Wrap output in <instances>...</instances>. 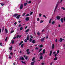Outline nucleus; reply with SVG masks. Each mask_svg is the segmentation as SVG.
Wrapping results in <instances>:
<instances>
[{"label": "nucleus", "mask_w": 65, "mask_h": 65, "mask_svg": "<svg viewBox=\"0 0 65 65\" xmlns=\"http://www.w3.org/2000/svg\"><path fill=\"white\" fill-rule=\"evenodd\" d=\"M21 47H23L24 46V44H21Z\"/></svg>", "instance_id": "nucleus-30"}, {"label": "nucleus", "mask_w": 65, "mask_h": 65, "mask_svg": "<svg viewBox=\"0 0 65 65\" xmlns=\"http://www.w3.org/2000/svg\"><path fill=\"white\" fill-rule=\"evenodd\" d=\"M22 63H23V64H25L26 63V62L25 61H21Z\"/></svg>", "instance_id": "nucleus-26"}, {"label": "nucleus", "mask_w": 65, "mask_h": 65, "mask_svg": "<svg viewBox=\"0 0 65 65\" xmlns=\"http://www.w3.org/2000/svg\"><path fill=\"white\" fill-rule=\"evenodd\" d=\"M62 1H63V0H61L60 2V3H61L62 2Z\"/></svg>", "instance_id": "nucleus-64"}, {"label": "nucleus", "mask_w": 65, "mask_h": 65, "mask_svg": "<svg viewBox=\"0 0 65 65\" xmlns=\"http://www.w3.org/2000/svg\"><path fill=\"white\" fill-rule=\"evenodd\" d=\"M17 24V22H15L14 24V25H15Z\"/></svg>", "instance_id": "nucleus-53"}, {"label": "nucleus", "mask_w": 65, "mask_h": 65, "mask_svg": "<svg viewBox=\"0 0 65 65\" xmlns=\"http://www.w3.org/2000/svg\"><path fill=\"white\" fill-rule=\"evenodd\" d=\"M61 9H63V10H65V8L64 7H62L61 8Z\"/></svg>", "instance_id": "nucleus-22"}, {"label": "nucleus", "mask_w": 65, "mask_h": 65, "mask_svg": "<svg viewBox=\"0 0 65 65\" xmlns=\"http://www.w3.org/2000/svg\"><path fill=\"white\" fill-rule=\"evenodd\" d=\"M17 38H19V35H18L16 37Z\"/></svg>", "instance_id": "nucleus-54"}, {"label": "nucleus", "mask_w": 65, "mask_h": 65, "mask_svg": "<svg viewBox=\"0 0 65 65\" xmlns=\"http://www.w3.org/2000/svg\"><path fill=\"white\" fill-rule=\"evenodd\" d=\"M31 3V1H29L28 3Z\"/></svg>", "instance_id": "nucleus-38"}, {"label": "nucleus", "mask_w": 65, "mask_h": 65, "mask_svg": "<svg viewBox=\"0 0 65 65\" xmlns=\"http://www.w3.org/2000/svg\"><path fill=\"white\" fill-rule=\"evenodd\" d=\"M58 53H59V50H58L57 51V54H58Z\"/></svg>", "instance_id": "nucleus-42"}, {"label": "nucleus", "mask_w": 65, "mask_h": 65, "mask_svg": "<svg viewBox=\"0 0 65 65\" xmlns=\"http://www.w3.org/2000/svg\"><path fill=\"white\" fill-rule=\"evenodd\" d=\"M29 49H28L26 50V52H27V54L28 55H29V54H30V52H29Z\"/></svg>", "instance_id": "nucleus-6"}, {"label": "nucleus", "mask_w": 65, "mask_h": 65, "mask_svg": "<svg viewBox=\"0 0 65 65\" xmlns=\"http://www.w3.org/2000/svg\"><path fill=\"white\" fill-rule=\"evenodd\" d=\"M35 48L36 49V50H38V47H36Z\"/></svg>", "instance_id": "nucleus-58"}, {"label": "nucleus", "mask_w": 65, "mask_h": 65, "mask_svg": "<svg viewBox=\"0 0 65 65\" xmlns=\"http://www.w3.org/2000/svg\"><path fill=\"white\" fill-rule=\"evenodd\" d=\"M25 14H26V13H24L22 15L23 17L24 16H25Z\"/></svg>", "instance_id": "nucleus-40"}, {"label": "nucleus", "mask_w": 65, "mask_h": 65, "mask_svg": "<svg viewBox=\"0 0 65 65\" xmlns=\"http://www.w3.org/2000/svg\"><path fill=\"white\" fill-rule=\"evenodd\" d=\"M22 25H21V24H20L19 25V27H21V26Z\"/></svg>", "instance_id": "nucleus-61"}, {"label": "nucleus", "mask_w": 65, "mask_h": 65, "mask_svg": "<svg viewBox=\"0 0 65 65\" xmlns=\"http://www.w3.org/2000/svg\"><path fill=\"white\" fill-rule=\"evenodd\" d=\"M60 21L62 23H63V18H62L61 19Z\"/></svg>", "instance_id": "nucleus-15"}, {"label": "nucleus", "mask_w": 65, "mask_h": 65, "mask_svg": "<svg viewBox=\"0 0 65 65\" xmlns=\"http://www.w3.org/2000/svg\"><path fill=\"white\" fill-rule=\"evenodd\" d=\"M0 4H1L2 6H3V5H4V4H3V3H1Z\"/></svg>", "instance_id": "nucleus-37"}, {"label": "nucleus", "mask_w": 65, "mask_h": 65, "mask_svg": "<svg viewBox=\"0 0 65 65\" xmlns=\"http://www.w3.org/2000/svg\"><path fill=\"white\" fill-rule=\"evenodd\" d=\"M57 54H56L55 55V57H56V56H57Z\"/></svg>", "instance_id": "nucleus-52"}, {"label": "nucleus", "mask_w": 65, "mask_h": 65, "mask_svg": "<svg viewBox=\"0 0 65 65\" xmlns=\"http://www.w3.org/2000/svg\"><path fill=\"white\" fill-rule=\"evenodd\" d=\"M13 32H14V30H12V31H11V32H10V33H13Z\"/></svg>", "instance_id": "nucleus-45"}, {"label": "nucleus", "mask_w": 65, "mask_h": 65, "mask_svg": "<svg viewBox=\"0 0 65 65\" xmlns=\"http://www.w3.org/2000/svg\"><path fill=\"white\" fill-rule=\"evenodd\" d=\"M23 27H21L20 29V30H23Z\"/></svg>", "instance_id": "nucleus-46"}, {"label": "nucleus", "mask_w": 65, "mask_h": 65, "mask_svg": "<svg viewBox=\"0 0 65 65\" xmlns=\"http://www.w3.org/2000/svg\"><path fill=\"white\" fill-rule=\"evenodd\" d=\"M22 44V43L21 42H20L19 44V45H20Z\"/></svg>", "instance_id": "nucleus-55"}, {"label": "nucleus", "mask_w": 65, "mask_h": 65, "mask_svg": "<svg viewBox=\"0 0 65 65\" xmlns=\"http://www.w3.org/2000/svg\"><path fill=\"white\" fill-rule=\"evenodd\" d=\"M34 62H31V65H34Z\"/></svg>", "instance_id": "nucleus-24"}, {"label": "nucleus", "mask_w": 65, "mask_h": 65, "mask_svg": "<svg viewBox=\"0 0 65 65\" xmlns=\"http://www.w3.org/2000/svg\"><path fill=\"white\" fill-rule=\"evenodd\" d=\"M32 39H30L29 40V41H30V42H31V41H32Z\"/></svg>", "instance_id": "nucleus-47"}, {"label": "nucleus", "mask_w": 65, "mask_h": 65, "mask_svg": "<svg viewBox=\"0 0 65 65\" xmlns=\"http://www.w3.org/2000/svg\"><path fill=\"white\" fill-rule=\"evenodd\" d=\"M29 14H28L26 15V17H28V16H29Z\"/></svg>", "instance_id": "nucleus-56"}, {"label": "nucleus", "mask_w": 65, "mask_h": 65, "mask_svg": "<svg viewBox=\"0 0 65 65\" xmlns=\"http://www.w3.org/2000/svg\"><path fill=\"white\" fill-rule=\"evenodd\" d=\"M37 21H39V19L38 18H37Z\"/></svg>", "instance_id": "nucleus-41"}, {"label": "nucleus", "mask_w": 65, "mask_h": 65, "mask_svg": "<svg viewBox=\"0 0 65 65\" xmlns=\"http://www.w3.org/2000/svg\"><path fill=\"white\" fill-rule=\"evenodd\" d=\"M11 42L12 44H13V43H14V41H12V40Z\"/></svg>", "instance_id": "nucleus-34"}, {"label": "nucleus", "mask_w": 65, "mask_h": 65, "mask_svg": "<svg viewBox=\"0 0 65 65\" xmlns=\"http://www.w3.org/2000/svg\"><path fill=\"white\" fill-rule=\"evenodd\" d=\"M44 64V63H42V65H43Z\"/></svg>", "instance_id": "nucleus-63"}, {"label": "nucleus", "mask_w": 65, "mask_h": 65, "mask_svg": "<svg viewBox=\"0 0 65 65\" xmlns=\"http://www.w3.org/2000/svg\"><path fill=\"white\" fill-rule=\"evenodd\" d=\"M4 28L3 27L2 29V31L3 32V30H4Z\"/></svg>", "instance_id": "nucleus-49"}, {"label": "nucleus", "mask_w": 65, "mask_h": 65, "mask_svg": "<svg viewBox=\"0 0 65 65\" xmlns=\"http://www.w3.org/2000/svg\"><path fill=\"white\" fill-rule=\"evenodd\" d=\"M41 14L40 13L39 14V17H41Z\"/></svg>", "instance_id": "nucleus-36"}, {"label": "nucleus", "mask_w": 65, "mask_h": 65, "mask_svg": "<svg viewBox=\"0 0 65 65\" xmlns=\"http://www.w3.org/2000/svg\"><path fill=\"white\" fill-rule=\"evenodd\" d=\"M43 17L45 18V19H46V16H45V15H43Z\"/></svg>", "instance_id": "nucleus-39"}, {"label": "nucleus", "mask_w": 65, "mask_h": 65, "mask_svg": "<svg viewBox=\"0 0 65 65\" xmlns=\"http://www.w3.org/2000/svg\"><path fill=\"white\" fill-rule=\"evenodd\" d=\"M7 37H6V38L5 39V41H7Z\"/></svg>", "instance_id": "nucleus-43"}, {"label": "nucleus", "mask_w": 65, "mask_h": 65, "mask_svg": "<svg viewBox=\"0 0 65 65\" xmlns=\"http://www.w3.org/2000/svg\"><path fill=\"white\" fill-rule=\"evenodd\" d=\"M56 53V52H54L53 53V54H55V53Z\"/></svg>", "instance_id": "nucleus-60"}, {"label": "nucleus", "mask_w": 65, "mask_h": 65, "mask_svg": "<svg viewBox=\"0 0 65 65\" xmlns=\"http://www.w3.org/2000/svg\"><path fill=\"white\" fill-rule=\"evenodd\" d=\"M59 2H57L56 4V6L55 7L54 10V12H56V9H57V8H58V5H59Z\"/></svg>", "instance_id": "nucleus-1"}, {"label": "nucleus", "mask_w": 65, "mask_h": 65, "mask_svg": "<svg viewBox=\"0 0 65 65\" xmlns=\"http://www.w3.org/2000/svg\"><path fill=\"white\" fill-rule=\"evenodd\" d=\"M19 60H22V61H23V60H24V58L22 57H21L20 58Z\"/></svg>", "instance_id": "nucleus-4"}, {"label": "nucleus", "mask_w": 65, "mask_h": 65, "mask_svg": "<svg viewBox=\"0 0 65 65\" xmlns=\"http://www.w3.org/2000/svg\"><path fill=\"white\" fill-rule=\"evenodd\" d=\"M30 30V29H27L25 31V32H28Z\"/></svg>", "instance_id": "nucleus-21"}, {"label": "nucleus", "mask_w": 65, "mask_h": 65, "mask_svg": "<svg viewBox=\"0 0 65 65\" xmlns=\"http://www.w3.org/2000/svg\"><path fill=\"white\" fill-rule=\"evenodd\" d=\"M63 41V39L62 38H60V40L59 41L60 42H62V41Z\"/></svg>", "instance_id": "nucleus-9"}, {"label": "nucleus", "mask_w": 65, "mask_h": 65, "mask_svg": "<svg viewBox=\"0 0 65 65\" xmlns=\"http://www.w3.org/2000/svg\"><path fill=\"white\" fill-rule=\"evenodd\" d=\"M27 3H25L24 4V6H26L27 5Z\"/></svg>", "instance_id": "nucleus-29"}, {"label": "nucleus", "mask_w": 65, "mask_h": 65, "mask_svg": "<svg viewBox=\"0 0 65 65\" xmlns=\"http://www.w3.org/2000/svg\"><path fill=\"white\" fill-rule=\"evenodd\" d=\"M52 51L51 50L50 52V56H51V55H52Z\"/></svg>", "instance_id": "nucleus-10"}, {"label": "nucleus", "mask_w": 65, "mask_h": 65, "mask_svg": "<svg viewBox=\"0 0 65 65\" xmlns=\"http://www.w3.org/2000/svg\"><path fill=\"white\" fill-rule=\"evenodd\" d=\"M26 39L27 40H29V35H27V36L26 38Z\"/></svg>", "instance_id": "nucleus-13"}, {"label": "nucleus", "mask_w": 65, "mask_h": 65, "mask_svg": "<svg viewBox=\"0 0 65 65\" xmlns=\"http://www.w3.org/2000/svg\"><path fill=\"white\" fill-rule=\"evenodd\" d=\"M43 55V53H40L39 54L40 56H42Z\"/></svg>", "instance_id": "nucleus-27"}, {"label": "nucleus", "mask_w": 65, "mask_h": 65, "mask_svg": "<svg viewBox=\"0 0 65 65\" xmlns=\"http://www.w3.org/2000/svg\"><path fill=\"white\" fill-rule=\"evenodd\" d=\"M27 40L26 39H25L24 40V41L25 42H27Z\"/></svg>", "instance_id": "nucleus-25"}, {"label": "nucleus", "mask_w": 65, "mask_h": 65, "mask_svg": "<svg viewBox=\"0 0 65 65\" xmlns=\"http://www.w3.org/2000/svg\"><path fill=\"white\" fill-rule=\"evenodd\" d=\"M55 24V22L53 21L52 23V24Z\"/></svg>", "instance_id": "nucleus-44"}, {"label": "nucleus", "mask_w": 65, "mask_h": 65, "mask_svg": "<svg viewBox=\"0 0 65 65\" xmlns=\"http://www.w3.org/2000/svg\"><path fill=\"white\" fill-rule=\"evenodd\" d=\"M52 51L51 50L50 52V56H51V55H52Z\"/></svg>", "instance_id": "nucleus-11"}, {"label": "nucleus", "mask_w": 65, "mask_h": 65, "mask_svg": "<svg viewBox=\"0 0 65 65\" xmlns=\"http://www.w3.org/2000/svg\"><path fill=\"white\" fill-rule=\"evenodd\" d=\"M32 13H33V12H31L30 14V15H32Z\"/></svg>", "instance_id": "nucleus-48"}, {"label": "nucleus", "mask_w": 65, "mask_h": 65, "mask_svg": "<svg viewBox=\"0 0 65 65\" xmlns=\"http://www.w3.org/2000/svg\"><path fill=\"white\" fill-rule=\"evenodd\" d=\"M12 46H11L9 48V49L10 50V51H11L12 50Z\"/></svg>", "instance_id": "nucleus-18"}, {"label": "nucleus", "mask_w": 65, "mask_h": 65, "mask_svg": "<svg viewBox=\"0 0 65 65\" xmlns=\"http://www.w3.org/2000/svg\"><path fill=\"white\" fill-rule=\"evenodd\" d=\"M32 43H35V40H32Z\"/></svg>", "instance_id": "nucleus-33"}, {"label": "nucleus", "mask_w": 65, "mask_h": 65, "mask_svg": "<svg viewBox=\"0 0 65 65\" xmlns=\"http://www.w3.org/2000/svg\"><path fill=\"white\" fill-rule=\"evenodd\" d=\"M45 53V49H44L43 50V54H44Z\"/></svg>", "instance_id": "nucleus-17"}, {"label": "nucleus", "mask_w": 65, "mask_h": 65, "mask_svg": "<svg viewBox=\"0 0 65 65\" xmlns=\"http://www.w3.org/2000/svg\"><path fill=\"white\" fill-rule=\"evenodd\" d=\"M0 45H1V46H2V43H0Z\"/></svg>", "instance_id": "nucleus-51"}, {"label": "nucleus", "mask_w": 65, "mask_h": 65, "mask_svg": "<svg viewBox=\"0 0 65 65\" xmlns=\"http://www.w3.org/2000/svg\"><path fill=\"white\" fill-rule=\"evenodd\" d=\"M42 50L41 49H40L39 50V53L40 52H41V51H42Z\"/></svg>", "instance_id": "nucleus-31"}, {"label": "nucleus", "mask_w": 65, "mask_h": 65, "mask_svg": "<svg viewBox=\"0 0 65 65\" xmlns=\"http://www.w3.org/2000/svg\"><path fill=\"white\" fill-rule=\"evenodd\" d=\"M44 39H43L42 38L41 39V42H43H43H44Z\"/></svg>", "instance_id": "nucleus-12"}, {"label": "nucleus", "mask_w": 65, "mask_h": 65, "mask_svg": "<svg viewBox=\"0 0 65 65\" xmlns=\"http://www.w3.org/2000/svg\"><path fill=\"white\" fill-rule=\"evenodd\" d=\"M39 46L40 47H43V46L41 44Z\"/></svg>", "instance_id": "nucleus-32"}, {"label": "nucleus", "mask_w": 65, "mask_h": 65, "mask_svg": "<svg viewBox=\"0 0 65 65\" xmlns=\"http://www.w3.org/2000/svg\"><path fill=\"white\" fill-rule=\"evenodd\" d=\"M20 17H21V15H18L16 17V18L17 19H20Z\"/></svg>", "instance_id": "nucleus-7"}, {"label": "nucleus", "mask_w": 65, "mask_h": 65, "mask_svg": "<svg viewBox=\"0 0 65 65\" xmlns=\"http://www.w3.org/2000/svg\"><path fill=\"white\" fill-rule=\"evenodd\" d=\"M30 37L31 38H33V36H32L31 35L30 36Z\"/></svg>", "instance_id": "nucleus-50"}, {"label": "nucleus", "mask_w": 65, "mask_h": 65, "mask_svg": "<svg viewBox=\"0 0 65 65\" xmlns=\"http://www.w3.org/2000/svg\"><path fill=\"white\" fill-rule=\"evenodd\" d=\"M5 30L6 31V33H7V32H8V31H7V29H5Z\"/></svg>", "instance_id": "nucleus-19"}, {"label": "nucleus", "mask_w": 65, "mask_h": 65, "mask_svg": "<svg viewBox=\"0 0 65 65\" xmlns=\"http://www.w3.org/2000/svg\"><path fill=\"white\" fill-rule=\"evenodd\" d=\"M58 20H59L60 19V18H61V17L59 16H57L56 18Z\"/></svg>", "instance_id": "nucleus-5"}, {"label": "nucleus", "mask_w": 65, "mask_h": 65, "mask_svg": "<svg viewBox=\"0 0 65 65\" xmlns=\"http://www.w3.org/2000/svg\"><path fill=\"white\" fill-rule=\"evenodd\" d=\"M23 7L24 5L22 4H21L20 7V9H23Z\"/></svg>", "instance_id": "nucleus-2"}, {"label": "nucleus", "mask_w": 65, "mask_h": 65, "mask_svg": "<svg viewBox=\"0 0 65 65\" xmlns=\"http://www.w3.org/2000/svg\"><path fill=\"white\" fill-rule=\"evenodd\" d=\"M57 57H55L54 59V60H57Z\"/></svg>", "instance_id": "nucleus-23"}, {"label": "nucleus", "mask_w": 65, "mask_h": 65, "mask_svg": "<svg viewBox=\"0 0 65 65\" xmlns=\"http://www.w3.org/2000/svg\"><path fill=\"white\" fill-rule=\"evenodd\" d=\"M29 20H30V19L29 18L27 17L26 18L25 20L26 21H29Z\"/></svg>", "instance_id": "nucleus-8"}, {"label": "nucleus", "mask_w": 65, "mask_h": 65, "mask_svg": "<svg viewBox=\"0 0 65 65\" xmlns=\"http://www.w3.org/2000/svg\"><path fill=\"white\" fill-rule=\"evenodd\" d=\"M43 58V57H42V56H41L40 57V60H41Z\"/></svg>", "instance_id": "nucleus-20"}, {"label": "nucleus", "mask_w": 65, "mask_h": 65, "mask_svg": "<svg viewBox=\"0 0 65 65\" xmlns=\"http://www.w3.org/2000/svg\"><path fill=\"white\" fill-rule=\"evenodd\" d=\"M9 59H11V57L9 56Z\"/></svg>", "instance_id": "nucleus-62"}, {"label": "nucleus", "mask_w": 65, "mask_h": 65, "mask_svg": "<svg viewBox=\"0 0 65 65\" xmlns=\"http://www.w3.org/2000/svg\"><path fill=\"white\" fill-rule=\"evenodd\" d=\"M37 34L38 35H39V36L40 35V33H39V32H38L37 33Z\"/></svg>", "instance_id": "nucleus-28"}, {"label": "nucleus", "mask_w": 65, "mask_h": 65, "mask_svg": "<svg viewBox=\"0 0 65 65\" xmlns=\"http://www.w3.org/2000/svg\"><path fill=\"white\" fill-rule=\"evenodd\" d=\"M52 48L53 49L54 48V47H55V45H54V44H52Z\"/></svg>", "instance_id": "nucleus-14"}, {"label": "nucleus", "mask_w": 65, "mask_h": 65, "mask_svg": "<svg viewBox=\"0 0 65 65\" xmlns=\"http://www.w3.org/2000/svg\"><path fill=\"white\" fill-rule=\"evenodd\" d=\"M19 14L18 13H15L13 15V16L14 17H17V15H18Z\"/></svg>", "instance_id": "nucleus-3"}, {"label": "nucleus", "mask_w": 65, "mask_h": 65, "mask_svg": "<svg viewBox=\"0 0 65 65\" xmlns=\"http://www.w3.org/2000/svg\"><path fill=\"white\" fill-rule=\"evenodd\" d=\"M43 22V21H42V20H41L40 21V23H42Z\"/></svg>", "instance_id": "nucleus-35"}, {"label": "nucleus", "mask_w": 65, "mask_h": 65, "mask_svg": "<svg viewBox=\"0 0 65 65\" xmlns=\"http://www.w3.org/2000/svg\"><path fill=\"white\" fill-rule=\"evenodd\" d=\"M25 59H28V56H26L25 58Z\"/></svg>", "instance_id": "nucleus-57"}, {"label": "nucleus", "mask_w": 65, "mask_h": 65, "mask_svg": "<svg viewBox=\"0 0 65 65\" xmlns=\"http://www.w3.org/2000/svg\"><path fill=\"white\" fill-rule=\"evenodd\" d=\"M57 40H58L57 39L55 41H56V42H57Z\"/></svg>", "instance_id": "nucleus-59"}, {"label": "nucleus", "mask_w": 65, "mask_h": 65, "mask_svg": "<svg viewBox=\"0 0 65 65\" xmlns=\"http://www.w3.org/2000/svg\"><path fill=\"white\" fill-rule=\"evenodd\" d=\"M34 60H35V58L34 57L33 58V59H32V61L34 62H35V61H34Z\"/></svg>", "instance_id": "nucleus-16"}]
</instances>
